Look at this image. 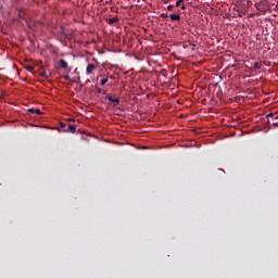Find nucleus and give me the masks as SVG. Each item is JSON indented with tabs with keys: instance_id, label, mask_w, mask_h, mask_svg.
Here are the masks:
<instances>
[{
	"instance_id": "nucleus-1",
	"label": "nucleus",
	"mask_w": 278,
	"mask_h": 278,
	"mask_svg": "<svg viewBox=\"0 0 278 278\" xmlns=\"http://www.w3.org/2000/svg\"><path fill=\"white\" fill-rule=\"evenodd\" d=\"M106 99L111 102L114 103V106L118 105L119 104V99L118 98H113L111 94H108L106 96Z\"/></svg>"
},
{
	"instance_id": "nucleus-2",
	"label": "nucleus",
	"mask_w": 278,
	"mask_h": 278,
	"mask_svg": "<svg viewBox=\"0 0 278 278\" xmlns=\"http://www.w3.org/2000/svg\"><path fill=\"white\" fill-rule=\"evenodd\" d=\"M96 70V66H94V64H89L88 66H87V70H86V74L87 75H90V74H92V72Z\"/></svg>"
},
{
	"instance_id": "nucleus-3",
	"label": "nucleus",
	"mask_w": 278,
	"mask_h": 278,
	"mask_svg": "<svg viewBox=\"0 0 278 278\" xmlns=\"http://www.w3.org/2000/svg\"><path fill=\"white\" fill-rule=\"evenodd\" d=\"M66 132H76V127L74 125H67L66 129H64Z\"/></svg>"
},
{
	"instance_id": "nucleus-4",
	"label": "nucleus",
	"mask_w": 278,
	"mask_h": 278,
	"mask_svg": "<svg viewBox=\"0 0 278 278\" xmlns=\"http://www.w3.org/2000/svg\"><path fill=\"white\" fill-rule=\"evenodd\" d=\"M59 65H60V66H61V68H63V70H66V68L68 67L67 62H66V61H64L63 59H62V60H60Z\"/></svg>"
},
{
	"instance_id": "nucleus-5",
	"label": "nucleus",
	"mask_w": 278,
	"mask_h": 278,
	"mask_svg": "<svg viewBox=\"0 0 278 278\" xmlns=\"http://www.w3.org/2000/svg\"><path fill=\"white\" fill-rule=\"evenodd\" d=\"M180 18H181V17H180L179 14H172V15H170V20H172V21H180Z\"/></svg>"
},
{
	"instance_id": "nucleus-6",
	"label": "nucleus",
	"mask_w": 278,
	"mask_h": 278,
	"mask_svg": "<svg viewBox=\"0 0 278 278\" xmlns=\"http://www.w3.org/2000/svg\"><path fill=\"white\" fill-rule=\"evenodd\" d=\"M118 21H119L118 17H112L109 20V24L113 25V24L117 23Z\"/></svg>"
},
{
	"instance_id": "nucleus-7",
	"label": "nucleus",
	"mask_w": 278,
	"mask_h": 278,
	"mask_svg": "<svg viewBox=\"0 0 278 278\" xmlns=\"http://www.w3.org/2000/svg\"><path fill=\"white\" fill-rule=\"evenodd\" d=\"M60 126H61V128L64 130V129H67V124L66 123H64V122H61L60 123Z\"/></svg>"
},
{
	"instance_id": "nucleus-8",
	"label": "nucleus",
	"mask_w": 278,
	"mask_h": 278,
	"mask_svg": "<svg viewBox=\"0 0 278 278\" xmlns=\"http://www.w3.org/2000/svg\"><path fill=\"white\" fill-rule=\"evenodd\" d=\"M254 68L260 70L262 67V64L258 62H255L253 65Z\"/></svg>"
},
{
	"instance_id": "nucleus-9",
	"label": "nucleus",
	"mask_w": 278,
	"mask_h": 278,
	"mask_svg": "<svg viewBox=\"0 0 278 278\" xmlns=\"http://www.w3.org/2000/svg\"><path fill=\"white\" fill-rule=\"evenodd\" d=\"M25 68L28 71V72H31L34 70V66L31 65H26Z\"/></svg>"
},
{
	"instance_id": "nucleus-10",
	"label": "nucleus",
	"mask_w": 278,
	"mask_h": 278,
	"mask_svg": "<svg viewBox=\"0 0 278 278\" xmlns=\"http://www.w3.org/2000/svg\"><path fill=\"white\" fill-rule=\"evenodd\" d=\"M109 81V78H104L101 80V85L104 86Z\"/></svg>"
},
{
	"instance_id": "nucleus-11",
	"label": "nucleus",
	"mask_w": 278,
	"mask_h": 278,
	"mask_svg": "<svg viewBox=\"0 0 278 278\" xmlns=\"http://www.w3.org/2000/svg\"><path fill=\"white\" fill-rule=\"evenodd\" d=\"M41 76H42V77H45L46 79H48V78H49V75H47V73H46V72H42V73H41Z\"/></svg>"
},
{
	"instance_id": "nucleus-12",
	"label": "nucleus",
	"mask_w": 278,
	"mask_h": 278,
	"mask_svg": "<svg viewBox=\"0 0 278 278\" xmlns=\"http://www.w3.org/2000/svg\"><path fill=\"white\" fill-rule=\"evenodd\" d=\"M35 113L38 114V115L42 114V112L39 109H35Z\"/></svg>"
},
{
	"instance_id": "nucleus-13",
	"label": "nucleus",
	"mask_w": 278,
	"mask_h": 278,
	"mask_svg": "<svg viewBox=\"0 0 278 278\" xmlns=\"http://www.w3.org/2000/svg\"><path fill=\"white\" fill-rule=\"evenodd\" d=\"M184 2V0H178L177 3H176V7H180V4Z\"/></svg>"
},
{
	"instance_id": "nucleus-14",
	"label": "nucleus",
	"mask_w": 278,
	"mask_h": 278,
	"mask_svg": "<svg viewBox=\"0 0 278 278\" xmlns=\"http://www.w3.org/2000/svg\"><path fill=\"white\" fill-rule=\"evenodd\" d=\"M173 9H174V5H168V7H167V10H168V11H173Z\"/></svg>"
},
{
	"instance_id": "nucleus-15",
	"label": "nucleus",
	"mask_w": 278,
	"mask_h": 278,
	"mask_svg": "<svg viewBox=\"0 0 278 278\" xmlns=\"http://www.w3.org/2000/svg\"><path fill=\"white\" fill-rule=\"evenodd\" d=\"M35 111H36V109H29V110H28V112L31 113V114H34Z\"/></svg>"
},
{
	"instance_id": "nucleus-16",
	"label": "nucleus",
	"mask_w": 278,
	"mask_h": 278,
	"mask_svg": "<svg viewBox=\"0 0 278 278\" xmlns=\"http://www.w3.org/2000/svg\"><path fill=\"white\" fill-rule=\"evenodd\" d=\"M64 79L70 80L71 78H70V76H64Z\"/></svg>"
},
{
	"instance_id": "nucleus-17",
	"label": "nucleus",
	"mask_w": 278,
	"mask_h": 278,
	"mask_svg": "<svg viewBox=\"0 0 278 278\" xmlns=\"http://www.w3.org/2000/svg\"><path fill=\"white\" fill-rule=\"evenodd\" d=\"M273 116H274L273 113L267 114V117H273Z\"/></svg>"
},
{
	"instance_id": "nucleus-18",
	"label": "nucleus",
	"mask_w": 278,
	"mask_h": 278,
	"mask_svg": "<svg viewBox=\"0 0 278 278\" xmlns=\"http://www.w3.org/2000/svg\"><path fill=\"white\" fill-rule=\"evenodd\" d=\"M99 93H101L102 92V89H100V88H98V90H97Z\"/></svg>"
},
{
	"instance_id": "nucleus-19",
	"label": "nucleus",
	"mask_w": 278,
	"mask_h": 278,
	"mask_svg": "<svg viewBox=\"0 0 278 278\" xmlns=\"http://www.w3.org/2000/svg\"><path fill=\"white\" fill-rule=\"evenodd\" d=\"M181 9H182V10H186V5H182Z\"/></svg>"
},
{
	"instance_id": "nucleus-20",
	"label": "nucleus",
	"mask_w": 278,
	"mask_h": 278,
	"mask_svg": "<svg viewBox=\"0 0 278 278\" xmlns=\"http://www.w3.org/2000/svg\"><path fill=\"white\" fill-rule=\"evenodd\" d=\"M68 121H70V122H72V121L75 122V119H73V118H70Z\"/></svg>"
},
{
	"instance_id": "nucleus-21",
	"label": "nucleus",
	"mask_w": 278,
	"mask_h": 278,
	"mask_svg": "<svg viewBox=\"0 0 278 278\" xmlns=\"http://www.w3.org/2000/svg\"><path fill=\"white\" fill-rule=\"evenodd\" d=\"M114 77L113 76H111V79H113Z\"/></svg>"
}]
</instances>
